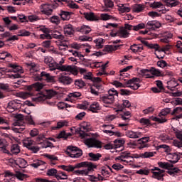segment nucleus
<instances>
[{
  "label": "nucleus",
  "mask_w": 182,
  "mask_h": 182,
  "mask_svg": "<svg viewBox=\"0 0 182 182\" xmlns=\"http://www.w3.org/2000/svg\"><path fill=\"white\" fill-rule=\"evenodd\" d=\"M49 70L51 72L53 70H60V72H68L72 73V75H77V69L75 65H59V64L55 61V60L48 65Z\"/></svg>",
  "instance_id": "1"
},
{
  "label": "nucleus",
  "mask_w": 182,
  "mask_h": 182,
  "mask_svg": "<svg viewBox=\"0 0 182 182\" xmlns=\"http://www.w3.org/2000/svg\"><path fill=\"white\" fill-rule=\"evenodd\" d=\"M8 68H12V70H9V72H14L10 77H13V79H19L21 77V74L23 73V70H22V67L19 66L16 63H9Z\"/></svg>",
  "instance_id": "2"
},
{
  "label": "nucleus",
  "mask_w": 182,
  "mask_h": 182,
  "mask_svg": "<svg viewBox=\"0 0 182 182\" xmlns=\"http://www.w3.org/2000/svg\"><path fill=\"white\" fill-rule=\"evenodd\" d=\"M84 143L89 148L102 149L103 147V143L95 138H88L84 141Z\"/></svg>",
  "instance_id": "3"
},
{
  "label": "nucleus",
  "mask_w": 182,
  "mask_h": 182,
  "mask_svg": "<svg viewBox=\"0 0 182 182\" xmlns=\"http://www.w3.org/2000/svg\"><path fill=\"white\" fill-rule=\"evenodd\" d=\"M170 112H171L170 108H164L159 114V118L156 117H151V119L153 120V122H158V123H166L167 119L161 117V116H167Z\"/></svg>",
  "instance_id": "4"
},
{
  "label": "nucleus",
  "mask_w": 182,
  "mask_h": 182,
  "mask_svg": "<svg viewBox=\"0 0 182 182\" xmlns=\"http://www.w3.org/2000/svg\"><path fill=\"white\" fill-rule=\"evenodd\" d=\"M116 160H121V161H123V163H126L127 164H132L134 159L130 152L124 151L119 156L116 158Z\"/></svg>",
  "instance_id": "5"
},
{
  "label": "nucleus",
  "mask_w": 182,
  "mask_h": 182,
  "mask_svg": "<svg viewBox=\"0 0 182 182\" xmlns=\"http://www.w3.org/2000/svg\"><path fill=\"white\" fill-rule=\"evenodd\" d=\"M22 107V104L21 103V101L18 100H14L12 101H10L8 103L7 105V111L9 112V113H14L15 110H19Z\"/></svg>",
  "instance_id": "6"
},
{
  "label": "nucleus",
  "mask_w": 182,
  "mask_h": 182,
  "mask_svg": "<svg viewBox=\"0 0 182 182\" xmlns=\"http://www.w3.org/2000/svg\"><path fill=\"white\" fill-rule=\"evenodd\" d=\"M68 154H70V157H72V159H79L82 154L83 152L81 149H79V148L73 146H68Z\"/></svg>",
  "instance_id": "7"
},
{
  "label": "nucleus",
  "mask_w": 182,
  "mask_h": 182,
  "mask_svg": "<svg viewBox=\"0 0 182 182\" xmlns=\"http://www.w3.org/2000/svg\"><path fill=\"white\" fill-rule=\"evenodd\" d=\"M40 12L46 16H50L53 14V6L49 4H43L40 6Z\"/></svg>",
  "instance_id": "8"
},
{
  "label": "nucleus",
  "mask_w": 182,
  "mask_h": 182,
  "mask_svg": "<svg viewBox=\"0 0 182 182\" xmlns=\"http://www.w3.org/2000/svg\"><path fill=\"white\" fill-rule=\"evenodd\" d=\"M164 170L160 169L158 167H155L152 169V174L154 178H156V180H159L161 181H163L164 180Z\"/></svg>",
  "instance_id": "9"
},
{
  "label": "nucleus",
  "mask_w": 182,
  "mask_h": 182,
  "mask_svg": "<svg viewBox=\"0 0 182 182\" xmlns=\"http://www.w3.org/2000/svg\"><path fill=\"white\" fill-rule=\"evenodd\" d=\"M139 83V78H132L127 82V87H130L132 90H137L140 87Z\"/></svg>",
  "instance_id": "10"
},
{
  "label": "nucleus",
  "mask_w": 182,
  "mask_h": 182,
  "mask_svg": "<svg viewBox=\"0 0 182 182\" xmlns=\"http://www.w3.org/2000/svg\"><path fill=\"white\" fill-rule=\"evenodd\" d=\"M145 26L149 31H156V29H159L161 26V23L156 20L149 21Z\"/></svg>",
  "instance_id": "11"
},
{
  "label": "nucleus",
  "mask_w": 182,
  "mask_h": 182,
  "mask_svg": "<svg viewBox=\"0 0 182 182\" xmlns=\"http://www.w3.org/2000/svg\"><path fill=\"white\" fill-rule=\"evenodd\" d=\"M100 101L105 105V107H107L106 105H113L114 103V97H109L107 94L100 97Z\"/></svg>",
  "instance_id": "12"
},
{
  "label": "nucleus",
  "mask_w": 182,
  "mask_h": 182,
  "mask_svg": "<svg viewBox=\"0 0 182 182\" xmlns=\"http://www.w3.org/2000/svg\"><path fill=\"white\" fill-rule=\"evenodd\" d=\"M77 167H87V174H89V171H92V170H93L94 168H96V165L93 164L92 162H87V161H85V162H80L79 164H77Z\"/></svg>",
  "instance_id": "13"
},
{
  "label": "nucleus",
  "mask_w": 182,
  "mask_h": 182,
  "mask_svg": "<svg viewBox=\"0 0 182 182\" xmlns=\"http://www.w3.org/2000/svg\"><path fill=\"white\" fill-rule=\"evenodd\" d=\"M58 82L59 83H62V85H70L72 82H73V80L72 77L66 75H63V74H60L58 76Z\"/></svg>",
  "instance_id": "14"
},
{
  "label": "nucleus",
  "mask_w": 182,
  "mask_h": 182,
  "mask_svg": "<svg viewBox=\"0 0 182 182\" xmlns=\"http://www.w3.org/2000/svg\"><path fill=\"white\" fill-rule=\"evenodd\" d=\"M166 159H168V161H170V163H172L173 164H176V163L180 160V158L177 154H171V152L166 155Z\"/></svg>",
  "instance_id": "15"
},
{
  "label": "nucleus",
  "mask_w": 182,
  "mask_h": 182,
  "mask_svg": "<svg viewBox=\"0 0 182 182\" xmlns=\"http://www.w3.org/2000/svg\"><path fill=\"white\" fill-rule=\"evenodd\" d=\"M126 136L129 139H139L141 137V132H133V131H127L126 132Z\"/></svg>",
  "instance_id": "16"
},
{
  "label": "nucleus",
  "mask_w": 182,
  "mask_h": 182,
  "mask_svg": "<svg viewBox=\"0 0 182 182\" xmlns=\"http://www.w3.org/2000/svg\"><path fill=\"white\" fill-rule=\"evenodd\" d=\"M139 75L143 77H146V79H151L153 75H151V69H142L139 71Z\"/></svg>",
  "instance_id": "17"
},
{
  "label": "nucleus",
  "mask_w": 182,
  "mask_h": 182,
  "mask_svg": "<svg viewBox=\"0 0 182 182\" xmlns=\"http://www.w3.org/2000/svg\"><path fill=\"white\" fill-rule=\"evenodd\" d=\"M177 86H178V82L175 80V78H172L171 80L167 82L166 87L169 90H174Z\"/></svg>",
  "instance_id": "18"
},
{
  "label": "nucleus",
  "mask_w": 182,
  "mask_h": 182,
  "mask_svg": "<svg viewBox=\"0 0 182 182\" xmlns=\"http://www.w3.org/2000/svg\"><path fill=\"white\" fill-rule=\"evenodd\" d=\"M84 17L87 21H99V17H97L93 12L84 13Z\"/></svg>",
  "instance_id": "19"
},
{
  "label": "nucleus",
  "mask_w": 182,
  "mask_h": 182,
  "mask_svg": "<svg viewBox=\"0 0 182 182\" xmlns=\"http://www.w3.org/2000/svg\"><path fill=\"white\" fill-rule=\"evenodd\" d=\"M64 34L65 36H69V35H73V26L72 24H67L63 26Z\"/></svg>",
  "instance_id": "20"
},
{
  "label": "nucleus",
  "mask_w": 182,
  "mask_h": 182,
  "mask_svg": "<svg viewBox=\"0 0 182 182\" xmlns=\"http://www.w3.org/2000/svg\"><path fill=\"white\" fill-rule=\"evenodd\" d=\"M114 143H119L115 144L114 146V150H115V152L117 153V151H122V150L124 149V146H123V144L124 143V141L123 140H115Z\"/></svg>",
  "instance_id": "21"
},
{
  "label": "nucleus",
  "mask_w": 182,
  "mask_h": 182,
  "mask_svg": "<svg viewBox=\"0 0 182 182\" xmlns=\"http://www.w3.org/2000/svg\"><path fill=\"white\" fill-rule=\"evenodd\" d=\"M43 89V84L41 82H36L28 87V90H36L39 92V90H42Z\"/></svg>",
  "instance_id": "22"
},
{
  "label": "nucleus",
  "mask_w": 182,
  "mask_h": 182,
  "mask_svg": "<svg viewBox=\"0 0 182 182\" xmlns=\"http://www.w3.org/2000/svg\"><path fill=\"white\" fill-rule=\"evenodd\" d=\"M10 151L11 154L16 156L21 153V146L18 144H14L11 146Z\"/></svg>",
  "instance_id": "23"
},
{
  "label": "nucleus",
  "mask_w": 182,
  "mask_h": 182,
  "mask_svg": "<svg viewBox=\"0 0 182 182\" xmlns=\"http://www.w3.org/2000/svg\"><path fill=\"white\" fill-rule=\"evenodd\" d=\"M60 168H62V170H65V171H68V173H71L72 171H75V168H80V166H77V164H75V166H72V165H68V166L61 165L60 166Z\"/></svg>",
  "instance_id": "24"
},
{
  "label": "nucleus",
  "mask_w": 182,
  "mask_h": 182,
  "mask_svg": "<svg viewBox=\"0 0 182 182\" xmlns=\"http://www.w3.org/2000/svg\"><path fill=\"white\" fill-rule=\"evenodd\" d=\"M118 35L120 36V38H129L130 36V32L129 31L126 30V28H124L123 27H121L118 31Z\"/></svg>",
  "instance_id": "25"
},
{
  "label": "nucleus",
  "mask_w": 182,
  "mask_h": 182,
  "mask_svg": "<svg viewBox=\"0 0 182 182\" xmlns=\"http://www.w3.org/2000/svg\"><path fill=\"white\" fill-rule=\"evenodd\" d=\"M16 166H18L20 168H25L28 166V162L22 158H18L15 161Z\"/></svg>",
  "instance_id": "26"
},
{
  "label": "nucleus",
  "mask_w": 182,
  "mask_h": 182,
  "mask_svg": "<svg viewBox=\"0 0 182 182\" xmlns=\"http://www.w3.org/2000/svg\"><path fill=\"white\" fill-rule=\"evenodd\" d=\"M149 140H150V137H142L138 140L139 144L141 145L139 149H144V147H147V143H149Z\"/></svg>",
  "instance_id": "27"
},
{
  "label": "nucleus",
  "mask_w": 182,
  "mask_h": 182,
  "mask_svg": "<svg viewBox=\"0 0 182 182\" xmlns=\"http://www.w3.org/2000/svg\"><path fill=\"white\" fill-rule=\"evenodd\" d=\"M72 13L69 11H65L63 10H61L59 13V16H60L61 19L63 21H68L70 19V15Z\"/></svg>",
  "instance_id": "28"
},
{
  "label": "nucleus",
  "mask_w": 182,
  "mask_h": 182,
  "mask_svg": "<svg viewBox=\"0 0 182 182\" xmlns=\"http://www.w3.org/2000/svg\"><path fill=\"white\" fill-rule=\"evenodd\" d=\"M33 144H35V141L32 140L31 138H26L23 140V145L27 149H31V146Z\"/></svg>",
  "instance_id": "29"
},
{
  "label": "nucleus",
  "mask_w": 182,
  "mask_h": 182,
  "mask_svg": "<svg viewBox=\"0 0 182 182\" xmlns=\"http://www.w3.org/2000/svg\"><path fill=\"white\" fill-rule=\"evenodd\" d=\"M77 29L78 32H80L84 35H87V33H90V32H92V28H90L89 26H82L80 28H78Z\"/></svg>",
  "instance_id": "30"
},
{
  "label": "nucleus",
  "mask_w": 182,
  "mask_h": 182,
  "mask_svg": "<svg viewBox=\"0 0 182 182\" xmlns=\"http://www.w3.org/2000/svg\"><path fill=\"white\" fill-rule=\"evenodd\" d=\"M69 124V122L66 120H61L57 122V126L53 127V130H58V129H62V127H67Z\"/></svg>",
  "instance_id": "31"
},
{
  "label": "nucleus",
  "mask_w": 182,
  "mask_h": 182,
  "mask_svg": "<svg viewBox=\"0 0 182 182\" xmlns=\"http://www.w3.org/2000/svg\"><path fill=\"white\" fill-rule=\"evenodd\" d=\"M90 110L92 112V113H97L98 110H100V105L99 102H94L90 106Z\"/></svg>",
  "instance_id": "32"
},
{
  "label": "nucleus",
  "mask_w": 182,
  "mask_h": 182,
  "mask_svg": "<svg viewBox=\"0 0 182 182\" xmlns=\"http://www.w3.org/2000/svg\"><path fill=\"white\" fill-rule=\"evenodd\" d=\"M144 5L143 4H135L132 7L133 12H135V14H139V12H141L144 11Z\"/></svg>",
  "instance_id": "33"
},
{
  "label": "nucleus",
  "mask_w": 182,
  "mask_h": 182,
  "mask_svg": "<svg viewBox=\"0 0 182 182\" xmlns=\"http://www.w3.org/2000/svg\"><path fill=\"white\" fill-rule=\"evenodd\" d=\"M118 11H119L120 14H124L126 12H130V11H132V9L125 6V4H119Z\"/></svg>",
  "instance_id": "34"
},
{
  "label": "nucleus",
  "mask_w": 182,
  "mask_h": 182,
  "mask_svg": "<svg viewBox=\"0 0 182 182\" xmlns=\"http://www.w3.org/2000/svg\"><path fill=\"white\" fill-rule=\"evenodd\" d=\"M164 2H165L166 5L170 8L177 6V5H179L180 4V2L177 0H164Z\"/></svg>",
  "instance_id": "35"
},
{
  "label": "nucleus",
  "mask_w": 182,
  "mask_h": 182,
  "mask_svg": "<svg viewBox=\"0 0 182 182\" xmlns=\"http://www.w3.org/2000/svg\"><path fill=\"white\" fill-rule=\"evenodd\" d=\"M14 126H16L17 127H12L13 132L14 133H22L25 130V128L23 127H21V125L19 124V122L17 121L14 123Z\"/></svg>",
  "instance_id": "36"
},
{
  "label": "nucleus",
  "mask_w": 182,
  "mask_h": 182,
  "mask_svg": "<svg viewBox=\"0 0 182 182\" xmlns=\"http://www.w3.org/2000/svg\"><path fill=\"white\" fill-rule=\"evenodd\" d=\"M160 149H163L164 153H166V154L171 153V148L168 145L161 144L156 146V150H160Z\"/></svg>",
  "instance_id": "37"
},
{
  "label": "nucleus",
  "mask_w": 182,
  "mask_h": 182,
  "mask_svg": "<svg viewBox=\"0 0 182 182\" xmlns=\"http://www.w3.org/2000/svg\"><path fill=\"white\" fill-rule=\"evenodd\" d=\"M158 166L161 167V168H165L166 170H169L173 167V164L168 162H158Z\"/></svg>",
  "instance_id": "38"
},
{
  "label": "nucleus",
  "mask_w": 182,
  "mask_h": 182,
  "mask_svg": "<svg viewBox=\"0 0 182 182\" xmlns=\"http://www.w3.org/2000/svg\"><path fill=\"white\" fill-rule=\"evenodd\" d=\"M130 49L132 52H134V53H137L143 50V47L141 46V45L134 44L130 46Z\"/></svg>",
  "instance_id": "39"
},
{
  "label": "nucleus",
  "mask_w": 182,
  "mask_h": 182,
  "mask_svg": "<svg viewBox=\"0 0 182 182\" xmlns=\"http://www.w3.org/2000/svg\"><path fill=\"white\" fill-rule=\"evenodd\" d=\"M0 59L1 60H5V59L9 60V59H12V55L6 51L1 52L0 53Z\"/></svg>",
  "instance_id": "40"
},
{
  "label": "nucleus",
  "mask_w": 182,
  "mask_h": 182,
  "mask_svg": "<svg viewBox=\"0 0 182 182\" xmlns=\"http://www.w3.org/2000/svg\"><path fill=\"white\" fill-rule=\"evenodd\" d=\"M90 126V124H89V122H82L79 128V132H82L84 133L87 132Z\"/></svg>",
  "instance_id": "41"
},
{
  "label": "nucleus",
  "mask_w": 182,
  "mask_h": 182,
  "mask_svg": "<svg viewBox=\"0 0 182 182\" xmlns=\"http://www.w3.org/2000/svg\"><path fill=\"white\" fill-rule=\"evenodd\" d=\"M154 156V152H144V154H141L139 156H135L136 159H139L141 157V159H149V157H153Z\"/></svg>",
  "instance_id": "42"
},
{
  "label": "nucleus",
  "mask_w": 182,
  "mask_h": 182,
  "mask_svg": "<svg viewBox=\"0 0 182 182\" xmlns=\"http://www.w3.org/2000/svg\"><path fill=\"white\" fill-rule=\"evenodd\" d=\"M104 41L105 40H103V38H99L94 40V43H95V46H96V48H97V49H102V48H103Z\"/></svg>",
  "instance_id": "43"
},
{
  "label": "nucleus",
  "mask_w": 182,
  "mask_h": 182,
  "mask_svg": "<svg viewBox=\"0 0 182 182\" xmlns=\"http://www.w3.org/2000/svg\"><path fill=\"white\" fill-rule=\"evenodd\" d=\"M32 100L33 102H43V100H45V97H43V95H41V93L37 94L36 96H33L32 97Z\"/></svg>",
  "instance_id": "44"
},
{
  "label": "nucleus",
  "mask_w": 182,
  "mask_h": 182,
  "mask_svg": "<svg viewBox=\"0 0 182 182\" xmlns=\"http://www.w3.org/2000/svg\"><path fill=\"white\" fill-rule=\"evenodd\" d=\"M30 66H31L30 68L31 75H33V73H38V72H39V68L38 67V65H36V64L31 63Z\"/></svg>",
  "instance_id": "45"
},
{
  "label": "nucleus",
  "mask_w": 182,
  "mask_h": 182,
  "mask_svg": "<svg viewBox=\"0 0 182 182\" xmlns=\"http://www.w3.org/2000/svg\"><path fill=\"white\" fill-rule=\"evenodd\" d=\"M50 22L54 25H59L60 23V18L58 16H53L49 18Z\"/></svg>",
  "instance_id": "46"
},
{
  "label": "nucleus",
  "mask_w": 182,
  "mask_h": 182,
  "mask_svg": "<svg viewBox=\"0 0 182 182\" xmlns=\"http://www.w3.org/2000/svg\"><path fill=\"white\" fill-rule=\"evenodd\" d=\"M89 157H90L91 160L92 161H97L100 157H102V154H93V153H89L88 154Z\"/></svg>",
  "instance_id": "47"
},
{
  "label": "nucleus",
  "mask_w": 182,
  "mask_h": 182,
  "mask_svg": "<svg viewBox=\"0 0 182 182\" xmlns=\"http://www.w3.org/2000/svg\"><path fill=\"white\" fill-rule=\"evenodd\" d=\"M52 38H53L54 39H60L61 41H63V39H65V36H63V35H62V33L59 31H55L54 33H53Z\"/></svg>",
  "instance_id": "48"
},
{
  "label": "nucleus",
  "mask_w": 182,
  "mask_h": 182,
  "mask_svg": "<svg viewBox=\"0 0 182 182\" xmlns=\"http://www.w3.org/2000/svg\"><path fill=\"white\" fill-rule=\"evenodd\" d=\"M164 5L160 1H154L150 4V7L153 9H157V8H163Z\"/></svg>",
  "instance_id": "49"
},
{
  "label": "nucleus",
  "mask_w": 182,
  "mask_h": 182,
  "mask_svg": "<svg viewBox=\"0 0 182 182\" xmlns=\"http://www.w3.org/2000/svg\"><path fill=\"white\" fill-rule=\"evenodd\" d=\"M15 177H16V178H18V180H21V181L24 179L28 177V175L26 174H23L19 171H16V174H14Z\"/></svg>",
  "instance_id": "50"
},
{
  "label": "nucleus",
  "mask_w": 182,
  "mask_h": 182,
  "mask_svg": "<svg viewBox=\"0 0 182 182\" xmlns=\"http://www.w3.org/2000/svg\"><path fill=\"white\" fill-rule=\"evenodd\" d=\"M41 75L42 77H46V79L47 80H49L50 82H52V80H53V76H51L50 74H49L45 71L41 72Z\"/></svg>",
  "instance_id": "51"
},
{
  "label": "nucleus",
  "mask_w": 182,
  "mask_h": 182,
  "mask_svg": "<svg viewBox=\"0 0 182 182\" xmlns=\"http://www.w3.org/2000/svg\"><path fill=\"white\" fill-rule=\"evenodd\" d=\"M107 95L109 96V97H114V96H118L119 92H117V90H115L114 88H111L108 90V94Z\"/></svg>",
  "instance_id": "52"
},
{
  "label": "nucleus",
  "mask_w": 182,
  "mask_h": 182,
  "mask_svg": "<svg viewBox=\"0 0 182 182\" xmlns=\"http://www.w3.org/2000/svg\"><path fill=\"white\" fill-rule=\"evenodd\" d=\"M31 96H32L31 92H21L18 93V97H21V99H28V97H31Z\"/></svg>",
  "instance_id": "53"
},
{
  "label": "nucleus",
  "mask_w": 182,
  "mask_h": 182,
  "mask_svg": "<svg viewBox=\"0 0 182 182\" xmlns=\"http://www.w3.org/2000/svg\"><path fill=\"white\" fill-rule=\"evenodd\" d=\"M75 86H77V87H80V89H82V87H85V86H86V83L84 82L83 80H76L75 81Z\"/></svg>",
  "instance_id": "54"
},
{
  "label": "nucleus",
  "mask_w": 182,
  "mask_h": 182,
  "mask_svg": "<svg viewBox=\"0 0 182 182\" xmlns=\"http://www.w3.org/2000/svg\"><path fill=\"white\" fill-rule=\"evenodd\" d=\"M136 174H140L141 176H149L150 174L149 169H139L136 171Z\"/></svg>",
  "instance_id": "55"
},
{
  "label": "nucleus",
  "mask_w": 182,
  "mask_h": 182,
  "mask_svg": "<svg viewBox=\"0 0 182 182\" xmlns=\"http://www.w3.org/2000/svg\"><path fill=\"white\" fill-rule=\"evenodd\" d=\"M179 171H180V169L173 166L172 168L168 169L167 173L168 174H170V176H173V174H176V173H178Z\"/></svg>",
  "instance_id": "56"
},
{
  "label": "nucleus",
  "mask_w": 182,
  "mask_h": 182,
  "mask_svg": "<svg viewBox=\"0 0 182 182\" xmlns=\"http://www.w3.org/2000/svg\"><path fill=\"white\" fill-rule=\"evenodd\" d=\"M1 153H4L6 154H10L9 150H8V143L5 144L2 146H0Z\"/></svg>",
  "instance_id": "57"
},
{
  "label": "nucleus",
  "mask_w": 182,
  "mask_h": 182,
  "mask_svg": "<svg viewBox=\"0 0 182 182\" xmlns=\"http://www.w3.org/2000/svg\"><path fill=\"white\" fill-rule=\"evenodd\" d=\"M117 49V46H106L104 48L105 52H113Z\"/></svg>",
  "instance_id": "58"
},
{
  "label": "nucleus",
  "mask_w": 182,
  "mask_h": 182,
  "mask_svg": "<svg viewBox=\"0 0 182 182\" xmlns=\"http://www.w3.org/2000/svg\"><path fill=\"white\" fill-rule=\"evenodd\" d=\"M100 17L102 21H109V19H113V16L109 15L108 14H102Z\"/></svg>",
  "instance_id": "59"
},
{
  "label": "nucleus",
  "mask_w": 182,
  "mask_h": 182,
  "mask_svg": "<svg viewBox=\"0 0 182 182\" xmlns=\"http://www.w3.org/2000/svg\"><path fill=\"white\" fill-rule=\"evenodd\" d=\"M80 96H82V94L79 92H71L68 95L70 99H75L76 97H80Z\"/></svg>",
  "instance_id": "60"
},
{
  "label": "nucleus",
  "mask_w": 182,
  "mask_h": 182,
  "mask_svg": "<svg viewBox=\"0 0 182 182\" xmlns=\"http://www.w3.org/2000/svg\"><path fill=\"white\" fill-rule=\"evenodd\" d=\"M57 173H58V170L55 168L49 169L47 171V176H49L50 177H53V176H55Z\"/></svg>",
  "instance_id": "61"
},
{
  "label": "nucleus",
  "mask_w": 182,
  "mask_h": 182,
  "mask_svg": "<svg viewBox=\"0 0 182 182\" xmlns=\"http://www.w3.org/2000/svg\"><path fill=\"white\" fill-rule=\"evenodd\" d=\"M146 28V24L144 23H140L136 26H134V31H140V29H144Z\"/></svg>",
  "instance_id": "62"
},
{
  "label": "nucleus",
  "mask_w": 182,
  "mask_h": 182,
  "mask_svg": "<svg viewBox=\"0 0 182 182\" xmlns=\"http://www.w3.org/2000/svg\"><path fill=\"white\" fill-rule=\"evenodd\" d=\"M41 18L36 15H31L28 16V21L29 22H36L38 21H40Z\"/></svg>",
  "instance_id": "63"
},
{
  "label": "nucleus",
  "mask_w": 182,
  "mask_h": 182,
  "mask_svg": "<svg viewBox=\"0 0 182 182\" xmlns=\"http://www.w3.org/2000/svg\"><path fill=\"white\" fill-rule=\"evenodd\" d=\"M173 132L176 136V137L182 141V132L181 131H178V129H173Z\"/></svg>",
  "instance_id": "64"
}]
</instances>
